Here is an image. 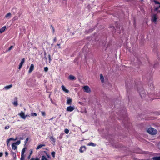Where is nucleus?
<instances>
[{
	"label": "nucleus",
	"instance_id": "f257e3e1",
	"mask_svg": "<svg viewBox=\"0 0 160 160\" xmlns=\"http://www.w3.org/2000/svg\"><path fill=\"white\" fill-rule=\"evenodd\" d=\"M147 132L150 134L155 135L157 132V130L152 128H149L147 130Z\"/></svg>",
	"mask_w": 160,
	"mask_h": 160
},
{
	"label": "nucleus",
	"instance_id": "f03ea898",
	"mask_svg": "<svg viewBox=\"0 0 160 160\" xmlns=\"http://www.w3.org/2000/svg\"><path fill=\"white\" fill-rule=\"evenodd\" d=\"M158 18V16L156 14H153L151 16V21L155 24H157Z\"/></svg>",
	"mask_w": 160,
	"mask_h": 160
},
{
	"label": "nucleus",
	"instance_id": "7ed1b4c3",
	"mask_svg": "<svg viewBox=\"0 0 160 160\" xmlns=\"http://www.w3.org/2000/svg\"><path fill=\"white\" fill-rule=\"evenodd\" d=\"M82 88L84 92L87 93L91 92V90L89 87L88 86H85L82 87Z\"/></svg>",
	"mask_w": 160,
	"mask_h": 160
},
{
	"label": "nucleus",
	"instance_id": "20e7f679",
	"mask_svg": "<svg viewBox=\"0 0 160 160\" xmlns=\"http://www.w3.org/2000/svg\"><path fill=\"white\" fill-rule=\"evenodd\" d=\"M26 149L27 148L25 147L22 149L21 152V158H20V160H24L25 155L24 154Z\"/></svg>",
	"mask_w": 160,
	"mask_h": 160
},
{
	"label": "nucleus",
	"instance_id": "39448f33",
	"mask_svg": "<svg viewBox=\"0 0 160 160\" xmlns=\"http://www.w3.org/2000/svg\"><path fill=\"white\" fill-rule=\"evenodd\" d=\"M24 62H25L24 58H23L22 60H21V62L19 64V67H18V68L19 70H20L21 69Z\"/></svg>",
	"mask_w": 160,
	"mask_h": 160
},
{
	"label": "nucleus",
	"instance_id": "423d86ee",
	"mask_svg": "<svg viewBox=\"0 0 160 160\" xmlns=\"http://www.w3.org/2000/svg\"><path fill=\"white\" fill-rule=\"evenodd\" d=\"M74 109V107L73 106H69L67 107V110L69 112H72Z\"/></svg>",
	"mask_w": 160,
	"mask_h": 160
},
{
	"label": "nucleus",
	"instance_id": "0eeeda50",
	"mask_svg": "<svg viewBox=\"0 0 160 160\" xmlns=\"http://www.w3.org/2000/svg\"><path fill=\"white\" fill-rule=\"evenodd\" d=\"M86 149V148L85 146H82L79 149V151L81 152L82 153L85 151Z\"/></svg>",
	"mask_w": 160,
	"mask_h": 160
},
{
	"label": "nucleus",
	"instance_id": "6e6552de",
	"mask_svg": "<svg viewBox=\"0 0 160 160\" xmlns=\"http://www.w3.org/2000/svg\"><path fill=\"white\" fill-rule=\"evenodd\" d=\"M34 65L33 64H31L29 70L28 71V72L29 73H31L33 70H34Z\"/></svg>",
	"mask_w": 160,
	"mask_h": 160
},
{
	"label": "nucleus",
	"instance_id": "1a4fd4ad",
	"mask_svg": "<svg viewBox=\"0 0 160 160\" xmlns=\"http://www.w3.org/2000/svg\"><path fill=\"white\" fill-rule=\"evenodd\" d=\"M19 115L23 119H25L26 118V116H25L24 113L22 112L20 113Z\"/></svg>",
	"mask_w": 160,
	"mask_h": 160
},
{
	"label": "nucleus",
	"instance_id": "9d476101",
	"mask_svg": "<svg viewBox=\"0 0 160 160\" xmlns=\"http://www.w3.org/2000/svg\"><path fill=\"white\" fill-rule=\"evenodd\" d=\"M17 139V138L16 137V138L15 139H14V138H11L8 139L7 140V144L8 146V145L10 141L11 140L16 141Z\"/></svg>",
	"mask_w": 160,
	"mask_h": 160
},
{
	"label": "nucleus",
	"instance_id": "9b49d317",
	"mask_svg": "<svg viewBox=\"0 0 160 160\" xmlns=\"http://www.w3.org/2000/svg\"><path fill=\"white\" fill-rule=\"evenodd\" d=\"M62 90L65 92H66V93H68L69 92V91L66 89L65 87V86L63 85H62Z\"/></svg>",
	"mask_w": 160,
	"mask_h": 160
},
{
	"label": "nucleus",
	"instance_id": "f8f14e48",
	"mask_svg": "<svg viewBox=\"0 0 160 160\" xmlns=\"http://www.w3.org/2000/svg\"><path fill=\"white\" fill-rule=\"evenodd\" d=\"M6 26H4L0 29V33H2L5 30Z\"/></svg>",
	"mask_w": 160,
	"mask_h": 160
},
{
	"label": "nucleus",
	"instance_id": "ddd939ff",
	"mask_svg": "<svg viewBox=\"0 0 160 160\" xmlns=\"http://www.w3.org/2000/svg\"><path fill=\"white\" fill-rule=\"evenodd\" d=\"M68 78L72 80H74L76 79V78L73 76L70 75L69 76Z\"/></svg>",
	"mask_w": 160,
	"mask_h": 160
},
{
	"label": "nucleus",
	"instance_id": "4468645a",
	"mask_svg": "<svg viewBox=\"0 0 160 160\" xmlns=\"http://www.w3.org/2000/svg\"><path fill=\"white\" fill-rule=\"evenodd\" d=\"M15 100L12 103L14 105L16 106L18 105V101L17 100V98H15Z\"/></svg>",
	"mask_w": 160,
	"mask_h": 160
},
{
	"label": "nucleus",
	"instance_id": "2eb2a0df",
	"mask_svg": "<svg viewBox=\"0 0 160 160\" xmlns=\"http://www.w3.org/2000/svg\"><path fill=\"white\" fill-rule=\"evenodd\" d=\"M72 102V100L70 98H68L67 102V104L70 105L71 104Z\"/></svg>",
	"mask_w": 160,
	"mask_h": 160
},
{
	"label": "nucleus",
	"instance_id": "dca6fc26",
	"mask_svg": "<svg viewBox=\"0 0 160 160\" xmlns=\"http://www.w3.org/2000/svg\"><path fill=\"white\" fill-rule=\"evenodd\" d=\"M12 85L11 84L10 85L6 86H5L4 88L6 90L8 89H9L10 88H12Z\"/></svg>",
	"mask_w": 160,
	"mask_h": 160
},
{
	"label": "nucleus",
	"instance_id": "f3484780",
	"mask_svg": "<svg viewBox=\"0 0 160 160\" xmlns=\"http://www.w3.org/2000/svg\"><path fill=\"white\" fill-rule=\"evenodd\" d=\"M49 138L54 143H55V140L53 136H50L49 137Z\"/></svg>",
	"mask_w": 160,
	"mask_h": 160
},
{
	"label": "nucleus",
	"instance_id": "a211bd4d",
	"mask_svg": "<svg viewBox=\"0 0 160 160\" xmlns=\"http://www.w3.org/2000/svg\"><path fill=\"white\" fill-rule=\"evenodd\" d=\"M14 143H13L12 145V149L15 150L17 148V147Z\"/></svg>",
	"mask_w": 160,
	"mask_h": 160
},
{
	"label": "nucleus",
	"instance_id": "6ab92c4d",
	"mask_svg": "<svg viewBox=\"0 0 160 160\" xmlns=\"http://www.w3.org/2000/svg\"><path fill=\"white\" fill-rule=\"evenodd\" d=\"M45 145L44 144H40L36 148V149L38 150L39 149L41 148H42L43 146H44Z\"/></svg>",
	"mask_w": 160,
	"mask_h": 160
},
{
	"label": "nucleus",
	"instance_id": "aec40b11",
	"mask_svg": "<svg viewBox=\"0 0 160 160\" xmlns=\"http://www.w3.org/2000/svg\"><path fill=\"white\" fill-rule=\"evenodd\" d=\"M152 159L153 160H160V157H154Z\"/></svg>",
	"mask_w": 160,
	"mask_h": 160
},
{
	"label": "nucleus",
	"instance_id": "412c9836",
	"mask_svg": "<svg viewBox=\"0 0 160 160\" xmlns=\"http://www.w3.org/2000/svg\"><path fill=\"white\" fill-rule=\"evenodd\" d=\"M88 145L92 146H96V144H95L91 142L88 143Z\"/></svg>",
	"mask_w": 160,
	"mask_h": 160
},
{
	"label": "nucleus",
	"instance_id": "4be33fe9",
	"mask_svg": "<svg viewBox=\"0 0 160 160\" xmlns=\"http://www.w3.org/2000/svg\"><path fill=\"white\" fill-rule=\"evenodd\" d=\"M100 76L101 80L102 82H103L104 81V78L103 75L102 74H101Z\"/></svg>",
	"mask_w": 160,
	"mask_h": 160
},
{
	"label": "nucleus",
	"instance_id": "5701e85b",
	"mask_svg": "<svg viewBox=\"0 0 160 160\" xmlns=\"http://www.w3.org/2000/svg\"><path fill=\"white\" fill-rule=\"evenodd\" d=\"M31 115L32 116H37V115L36 113L32 112V113H31Z\"/></svg>",
	"mask_w": 160,
	"mask_h": 160
},
{
	"label": "nucleus",
	"instance_id": "b1692460",
	"mask_svg": "<svg viewBox=\"0 0 160 160\" xmlns=\"http://www.w3.org/2000/svg\"><path fill=\"white\" fill-rule=\"evenodd\" d=\"M154 2L155 3V4H158L159 5V7L160 8V3L159 2H158L156 1V0H154Z\"/></svg>",
	"mask_w": 160,
	"mask_h": 160
},
{
	"label": "nucleus",
	"instance_id": "393cba45",
	"mask_svg": "<svg viewBox=\"0 0 160 160\" xmlns=\"http://www.w3.org/2000/svg\"><path fill=\"white\" fill-rule=\"evenodd\" d=\"M21 143V142L20 140L18 141L17 142H16L13 143H14L16 145H19Z\"/></svg>",
	"mask_w": 160,
	"mask_h": 160
},
{
	"label": "nucleus",
	"instance_id": "a878e982",
	"mask_svg": "<svg viewBox=\"0 0 160 160\" xmlns=\"http://www.w3.org/2000/svg\"><path fill=\"white\" fill-rule=\"evenodd\" d=\"M11 15V13H9L7 14L5 16L6 18H8L9 17H10Z\"/></svg>",
	"mask_w": 160,
	"mask_h": 160
},
{
	"label": "nucleus",
	"instance_id": "bb28decb",
	"mask_svg": "<svg viewBox=\"0 0 160 160\" xmlns=\"http://www.w3.org/2000/svg\"><path fill=\"white\" fill-rule=\"evenodd\" d=\"M66 134H68L69 132V130L67 129H65L64 130Z\"/></svg>",
	"mask_w": 160,
	"mask_h": 160
},
{
	"label": "nucleus",
	"instance_id": "cd10ccee",
	"mask_svg": "<svg viewBox=\"0 0 160 160\" xmlns=\"http://www.w3.org/2000/svg\"><path fill=\"white\" fill-rule=\"evenodd\" d=\"M42 160H47L46 157L44 156H42Z\"/></svg>",
	"mask_w": 160,
	"mask_h": 160
},
{
	"label": "nucleus",
	"instance_id": "c85d7f7f",
	"mask_svg": "<svg viewBox=\"0 0 160 160\" xmlns=\"http://www.w3.org/2000/svg\"><path fill=\"white\" fill-rule=\"evenodd\" d=\"M55 153L54 152H52V153H51V154L52 155V156L53 157V158H54L55 157Z\"/></svg>",
	"mask_w": 160,
	"mask_h": 160
},
{
	"label": "nucleus",
	"instance_id": "c756f323",
	"mask_svg": "<svg viewBox=\"0 0 160 160\" xmlns=\"http://www.w3.org/2000/svg\"><path fill=\"white\" fill-rule=\"evenodd\" d=\"M18 19V18L17 17L15 16L13 18V20L14 21H15L16 20H17Z\"/></svg>",
	"mask_w": 160,
	"mask_h": 160
},
{
	"label": "nucleus",
	"instance_id": "7c9ffc66",
	"mask_svg": "<svg viewBox=\"0 0 160 160\" xmlns=\"http://www.w3.org/2000/svg\"><path fill=\"white\" fill-rule=\"evenodd\" d=\"M44 71L46 72H47L48 71V67H45L44 68Z\"/></svg>",
	"mask_w": 160,
	"mask_h": 160
},
{
	"label": "nucleus",
	"instance_id": "2f4dec72",
	"mask_svg": "<svg viewBox=\"0 0 160 160\" xmlns=\"http://www.w3.org/2000/svg\"><path fill=\"white\" fill-rule=\"evenodd\" d=\"M41 114L43 116H45L46 115V113L44 112H41Z\"/></svg>",
	"mask_w": 160,
	"mask_h": 160
},
{
	"label": "nucleus",
	"instance_id": "473e14b6",
	"mask_svg": "<svg viewBox=\"0 0 160 160\" xmlns=\"http://www.w3.org/2000/svg\"><path fill=\"white\" fill-rule=\"evenodd\" d=\"M159 6L158 7H155L154 9L155 11H157L159 8Z\"/></svg>",
	"mask_w": 160,
	"mask_h": 160
},
{
	"label": "nucleus",
	"instance_id": "72a5a7b5",
	"mask_svg": "<svg viewBox=\"0 0 160 160\" xmlns=\"http://www.w3.org/2000/svg\"><path fill=\"white\" fill-rule=\"evenodd\" d=\"M10 127L9 126L7 125L5 127V129H8Z\"/></svg>",
	"mask_w": 160,
	"mask_h": 160
},
{
	"label": "nucleus",
	"instance_id": "f704fd0d",
	"mask_svg": "<svg viewBox=\"0 0 160 160\" xmlns=\"http://www.w3.org/2000/svg\"><path fill=\"white\" fill-rule=\"evenodd\" d=\"M13 48V46H10V47L8 48V51H9L10 50H11Z\"/></svg>",
	"mask_w": 160,
	"mask_h": 160
},
{
	"label": "nucleus",
	"instance_id": "c9c22d12",
	"mask_svg": "<svg viewBox=\"0 0 160 160\" xmlns=\"http://www.w3.org/2000/svg\"><path fill=\"white\" fill-rule=\"evenodd\" d=\"M28 141V138H27L25 141V145L27 143V142Z\"/></svg>",
	"mask_w": 160,
	"mask_h": 160
},
{
	"label": "nucleus",
	"instance_id": "e433bc0d",
	"mask_svg": "<svg viewBox=\"0 0 160 160\" xmlns=\"http://www.w3.org/2000/svg\"><path fill=\"white\" fill-rule=\"evenodd\" d=\"M51 27L52 28V31H53V32L54 33V32H55V30H54V29L52 25L51 26Z\"/></svg>",
	"mask_w": 160,
	"mask_h": 160
},
{
	"label": "nucleus",
	"instance_id": "4c0bfd02",
	"mask_svg": "<svg viewBox=\"0 0 160 160\" xmlns=\"http://www.w3.org/2000/svg\"><path fill=\"white\" fill-rule=\"evenodd\" d=\"M5 156L6 157L8 156V153L7 152H5Z\"/></svg>",
	"mask_w": 160,
	"mask_h": 160
},
{
	"label": "nucleus",
	"instance_id": "58836bf2",
	"mask_svg": "<svg viewBox=\"0 0 160 160\" xmlns=\"http://www.w3.org/2000/svg\"><path fill=\"white\" fill-rule=\"evenodd\" d=\"M48 58H49V62H50L51 59V58H50V55H48Z\"/></svg>",
	"mask_w": 160,
	"mask_h": 160
},
{
	"label": "nucleus",
	"instance_id": "ea45409f",
	"mask_svg": "<svg viewBox=\"0 0 160 160\" xmlns=\"http://www.w3.org/2000/svg\"><path fill=\"white\" fill-rule=\"evenodd\" d=\"M33 153V151H32V150H30V155H31V154H32Z\"/></svg>",
	"mask_w": 160,
	"mask_h": 160
},
{
	"label": "nucleus",
	"instance_id": "a19ab883",
	"mask_svg": "<svg viewBox=\"0 0 160 160\" xmlns=\"http://www.w3.org/2000/svg\"><path fill=\"white\" fill-rule=\"evenodd\" d=\"M3 154V153L0 152V157H1L2 156Z\"/></svg>",
	"mask_w": 160,
	"mask_h": 160
},
{
	"label": "nucleus",
	"instance_id": "79ce46f5",
	"mask_svg": "<svg viewBox=\"0 0 160 160\" xmlns=\"http://www.w3.org/2000/svg\"><path fill=\"white\" fill-rule=\"evenodd\" d=\"M78 103L79 104H80L81 105H83V103L82 102H78Z\"/></svg>",
	"mask_w": 160,
	"mask_h": 160
},
{
	"label": "nucleus",
	"instance_id": "37998d69",
	"mask_svg": "<svg viewBox=\"0 0 160 160\" xmlns=\"http://www.w3.org/2000/svg\"><path fill=\"white\" fill-rule=\"evenodd\" d=\"M30 156L31 155H30L28 156V159H29L30 158Z\"/></svg>",
	"mask_w": 160,
	"mask_h": 160
},
{
	"label": "nucleus",
	"instance_id": "c03bdc74",
	"mask_svg": "<svg viewBox=\"0 0 160 160\" xmlns=\"http://www.w3.org/2000/svg\"><path fill=\"white\" fill-rule=\"evenodd\" d=\"M30 160H34V159L33 158H32Z\"/></svg>",
	"mask_w": 160,
	"mask_h": 160
},
{
	"label": "nucleus",
	"instance_id": "a18cd8bd",
	"mask_svg": "<svg viewBox=\"0 0 160 160\" xmlns=\"http://www.w3.org/2000/svg\"><path fill=\"white\" fill-rule=\"evenodd\" d=\"M90 31L89 32H91L92 31H93V30L92 29V30H90Z\"/></svg>",
	"mask_w": 160,
	"mask_h": 160
},
{
	"label": "nucleus",
	"instance_id": "49530a36",
	"mask_svg": "<svg viewBox=\"0 0 160 160\" xmlns=\"http://www.w3.org/2000/svg\"><path fill=\"white\" fill-rule=\"evenodd\" d=\"M35 160H39L38 159V158H36L35 159Z\"/></svg>",
	"mask_w": 160,
	"mask_h": 160
},
{
	"label": "nucleus",
	"instance_id": "de8ad7c7",
	"mask_svg": "<svg viewBox=\"0 0 160 160\" xmlns=\"http://www.w3.org/2000/svg\"><path fill=\"white\" fill-rule=\"evenodd\" d=\"M57 45L58 46H59V45H60V44H58Z\"/></svg>",
	"mask_w": 160,
	"mask_h": 160
},
{
	"label": "nucleus",
	"instance_id": "09e8293b",
	"mask_svg": "<svg viewBox=\"0 0 160 160\" xmlns=\"http://www.w3.org/2000/svg\"><path fill=\"white\" fill-rule=\"evenodd\" d=\"M54 40H56V38H54Z\"/></svg>",
	"mask_w": 160,
	"mask_h": 160
},
{
	"label": "nucleus",
	"instance_id": "8fccbe9b",
	"mask_svg": "<svg viewBox=\"0 0 160 160\" xmlns=\"http://www.w3.org/2000/svg\"><path fill=\"white\" fill-rule=\"evenodd\" d=\"M142 1H143V0H140Z\"/></svg>",
	"mask_w": 160,
	"mask_h": 160
},
{
	"label": "nucleus",
	"instance_id": "3c124183",
	"mask_svg": "<svg viewBox=\"0 0 160 160\" xmlns=\"http://www.w3.org/2000/svg\"><path fill=\"white\" fill-rule=\"evenodd\" d=\"M25 116H26V117H27L28 116V115H26Z\"/></svg>",
	"mask_w": 160,
	"mask_h": 160
},
{
	"label": "nucleus",
	"instance_id": "603ef678",
	"mask_svg": "<svg viewBox=\"0 0 160 160\" xmlns=\"http://www.w3.org/2000/svg\"><path fill=\"white\" fill-rule=\"evenodd\" d=\"M141 97H142V95L141 94Z\"/></svg>",
	"mask_w": 160,
	"mask_h": 160
},
{
	"label": "nucleus",
	"instance_id": "864d4df0",
	"mask_svg": "<svg viewBox=\"0 0 160 160\" xmlns=\"http://www.w3.org/2000/svg\"><path fill=\"white\" fill-rule=\"evenodd\" d=\"M52 118H51L50 120H52Z\"/></svg>",
	"mask_w": 160,
	"mask_h": 160
}]
</instances>
